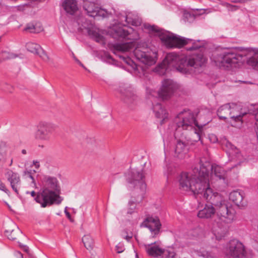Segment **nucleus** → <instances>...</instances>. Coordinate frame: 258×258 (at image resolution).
Listing matches in <instances>:
<instances>
[{
	"mask_svg": "<svg viewBox=\"0 0 258 258\" xmlns=\"http://www.w3.org/2000/svg\"><path fill=\"white\" fill-rule=\"evenodd\" d=\"M241 53H237L233 50H227L221 52H215L212 55V58L215 64L220 68L228 69L238 62L242 61L243 56L250 53L252 55L247 60V63L254 69L258 70V49L252 48H242Z\"/></svg>",
	"mask_w": 258,
	"mask_h": 258,
	"instance_id": "1",
	"label": "nucleus"
},
{
	"mask_svg": "<svg viewBox=\"0 0 258 258\" xmlns=\"http://www.w3.org/2000/svg\"><path fill=\"white\" fill-rule=\"evenodd\" d=\"M206 62V58L203 53L195 54L190 57L180 55L175 52L166 54L162 63L167 67H173L179 72L187 74L190 73L191 68L202 67Z\"/></svg>",
	"mask_w": 258,
	"mask_h": 258,
	"instance_id": "2",
	"label": "nucleus"
},
{
	"mask_svg": "<svg viewBox=\"0 0 258 258\" xmlns=\"http://www.w3.org/2000/svg\"><path fill=\"white\" fill-rule=\"evenodd\" d=\"M192 171L194 173V180L191 181L190 190L195 195H197L200 198H203L215 204V200L219 198V195L217 192H213V189L210 187L208 169L206 166H201L200 165L199 168L195 167Z\"/></svg>",
	"mask_w": 258,
	"mask_h": 258,
	"instance_id": "3",
	"label": "nucleus"
},
{
	"mask_svg": "<svg viewBox=\"0 0 258 258\" xmlns=\"http://www.w3.org/2000/svg\"><path fill=\"white\" fill-rule=\"evenodd\" d=\"M135 47L133 42L124 43H116L113 48L114 53L125 52L133 50L136 58L143 63L151 66L154 64L157 58V51L154 47L148 46L145 42L139 43Z\"/></svg>",
	"mask_w": 258,
	"mask_h": 258,
	"instance_id": "4",
	"label": "nucleus"
},
{
	"mask_svg": "<svg viewBox=\"0 0 258 258\" xmlns=\"http://www.w3.org/2000/svg\"><path fill=\"white\" fill-rule=\"evenodd\" d=\"M44 187L35 198V201L45 208L54 204L59 205L63 199L59 196L60 188L58 180L54 177L45 175L42 179Z\"/></svg>",
	"mask_w": 258,
	"mask_h": 258,
	"instance_id": "5",
	"label": "nucleus"
},
{
	"mask_svg": "<svg viewBox=\"0 0 258 258\" xmlns=\"http://www.w3.org/2000/svg\"><path fill=\"white\" fill-rule=\"evenodd\" d=\"M144 28L150 33H156L161 42L167 48H181L186 45L191 40L176 35L169 31L159 28L157 26L144 24Z\"/></svg>",
	"mask_w": 258,
	"mask_h": 258,
	"instance_id": "6",
	"label": "nucleus"
},
{
	"mask_svg": "<svg viewBox=\"0 0 258 258\" xmlns=\"http://www.w3.org/2000/svg\"><path fill=\"white\" fill-rule=\"evenodd\" d=\"M143 170H141L140 171L138 170L132 171L126 177V181L130 184L129 187L131 189L135 188L138 189L139 188L140 191L139 201L136 200V202L132 201H129L128 204L129 207L127 212L128 214H132L135 212L136 203H140L144 198L147 186Z\"/></svg>",
	"mask_w": 258,
	"mask_h": 258,
	"instance_id": "7",
	"label": "nucleus"
},
{
	"mask_svg": "<svg viewBox=\"0 0 258 258\" xmlns=\"http://www.w3.org/2000/svg\"><path fill=\"white\" fill-rule=\"evenodd\" d=\"M177 117L181 119L176 122V132L180 128L182 130L192 129L194 135L196 138L193 139L194 142H198L201 140L202 133V128L206 123L199 125L198 121L194 117L192 113L189 111H181L177 116Z\"/></svg>",
	"mask_w": 258,
	"mask_h": 258,
	"instance_id": "8",
	"label": "nucleus"
},
{
	"mask_svg": "<svg viewBox=\"0 0 258 258\" xmlns=\"http://www.w3.org/2000/svg\"><path fill=\"white\" fill-rule=\"evenodd\" d=\"M237 109L236 103H227L222 105L217 110V114L219 119L226 122L227 116H229L231 121L234 122H242V117L246 113L234 114V110Z\"/></svg>",
	"mask_w": 258,
	"mask_h": 258,
	"instance_id": "9",
	"label": "nucleus"
},
{
	"mask_svg": "<svg viewBox=\"0 0 258 258\" xmlns=\"http://www.w3.org/2000/svg\"><path fill=\"white\" fill-rule=\"evenodd\" d=\"M217 208V214L219 218L225 223H231L234 218L235 211L231 207H228L221 198L218 201L217 205L215 206Z\"/></svg>",
	"mask_w": 258,
	"mask_h": 258,
	"instance_id": "10",
	"label": "nucleus"
},
{
	"mask_svg": "<svg viewBox=\"0 0 258 258\" xmlns=\"http://www.w3.org/2000/svg\"><path fill=\"white\" fill-rule=\"evenodd\" d=\"M55 129V126L51 123L40 122L37 126L34 137L37 140L48 141Z\"/></svg>",
	"mask_w": 258,
	"mask_h": 258,
	"instance_id": "11",
	"label": "nucleus"
},
{
	"mask_svg": "<svg viewBox=\"0 0 258 258\" xmlns=\"http://www.w3.org/2000/svg\"><path fill=\"white\" fill-rule=\"evenodd\" d=\"M177 88L178 85L173 80L165 79L163 81L162 87L158 91V96L163 100H167Z\"/></svg>",
	"mask_w": 258,
	"mask_h": 258,
	"instance_id": "12",
	"label": "nucleus"
},
{
	"mask_svg": "<svg viewBox=\"0 0 258 258\" xmlns=\"http://www.w3.org/2000/svg\"><path fill=\"white\" fill-rule=\"evenodd\" d=\"M161 223L158 217H147L141 223V227L148 228L151 233L152 237H156L161 232Z\"/></svg>",
	"mask_w": 258,
	"mask_h": 258,
	"instance_id": "13",
	"label": "nucleus"
},
{
	"mask_svg": "<svg viewBox=\"0 0 258 258\" xmlns=\"http://www.w3.org/2000/svg\"><path fill=\"white\" fill-rule=\"evenodd\" d=\"M245 247L242 243L236 239L229 241L228 254L233 258H242L245 255Z\"/></svg>",
	"mask_w": 258,
	"mask_h": 258,
	"instance_id": "14",
	"label": "nucleus"
},
{
	"mask_svg": "<svg viewBox=\"0 0 258 258\" xmlns=\"http://www.w3.org/2000/svg\"><path fill=\"white\" fill-rule=\"evenodd\" d=\"M200 164L201 166H206V168L208 169V176L209 175V170H211L212 175H214L219 179L225 180L226 172L222 167L218 165H211L209 162L203 163L201 160L200 161Z\"/></svg>",
	"mask_w": 258,
	"mask_h": 258,
	"instance_id": "15",
	"label": "nucleus"
},
{
	"mask_svg": "<svg viewBox=\"0 0 258 258\" xmlns=\"http://www.w3.org/2000/svg\"><path fill=\"white\" fill-rule=\"evenodd\" d=\"M220 196L219 198L215 200L216 203L215 204H213L210 201L206 200L208 204H206L205 208L199 211L198 214V216L200 218H209L212 217L216 213V210L214 207V206L217 205L218 201L220 200Z\"/></svg>",
	"mask_w": 258,
	"mask_h": 258,
	"instance_id": "16",
	"label": "nucleus"
},
{
	"mask_svg": "<svg viewBox=\"0 0 258 258\" xmlns=\"http://www.w3.org/2000/svg\"><path fill=\"white\" fill-rule=\"evenodd\" d=\"M194 176V173L191 174L184 172L181 173L179 179L180 188L185 191L190 190L191 181H193Z\"/></svg>",
	"mask_w": 258,
	"mask_h": 258,
	"instance_id": "17",
	"label": "nucleus"
},
{
	"mask_svg": "<svg viewBox=\"0 0 258 258\" xmlns=\"http://www.w3.org/2000/svg\"><path fill=\"white\" fill-rule=\"evenodd\" d=\"M244 195L242 190H234L230 194L229 200L239 208H242L246 205V202L244 200Z\"/></svg>",
	"mask_w": 258,
	"mask_h": 258,
	"instance_id": "18",
	"label": "nucleus"
},
{
	"mask_svg": "<svg viewBox=\"0 0 258 258\" xmlns=\"http://www.w3.org/2000/svg\"><path fill=\"white\" fill-rule=\"evenodd\" d=\"M5 233L8 238L12 240H16L20 236L25 238V236L23 234L21 230L13 222H12L10 226L5 230Z\"/></svg>",
	"mask_w": 258,
	"mask_h": 258,
	"instance_id": "19",
	"label": "nucleus"
},
{
	"mask_svg": "<svg viewBox=\"0 0 258 258\" xmlns=\"http://www.w3.org/2000/svg\"><path fill=\"white\" fill-rule=\"evenodd\" d=\"M120 93L121 99L128 105L134 104L138 99V97L134 93L133 89L131 87L120 89Z\"/></svg>",
	"mask_w": 258,
	"mask_h": 258,
	"instance_id": "20",
	"label": "nucleus"
},
{
	"mask_svg": "<svg viewBox=\"0 0 258 258\" xmlns=\"http://www.w3.org/2000/svg\"><path fill=\"white\" fill-rule=\"evenodd\" d=\"M6 175L8 181L10 182L12 189L16 194H18L17 185L20 184L21 182L19 174L11 170H8L6 173Z\"/></svg>",
	"mask_w": 258,
	"mask_h": 258,
	"instance_id": "21",
	"label": "nucleus"
},
{
	"mask_svg": "<svg viewBox=\"0 0 258 258\" xmlns=\"http://www.w3.org/2000/svg\"><path fill=\"white\" fill-rule=\"evenodd\" d=\"M153 110L157 118H162L160 124H163L168 117L167 111L162 107L160 103L154 104L153 105Z\"/></svg>",
	"mask_w": 258,
	"mask_h": 258,
	"instance_id": "22",
	"label": "nucleus"
},
{
	"mask_svg": "<svg viewBox=\"0 0 258 258\" xmlns=\"http://www.w3.org/2000/svg\"><path fill=\"white\" fill-rule=\"evenodd\" d=\"M62 7L67 14L73 15L78 10V2L76 0H64Z\"/></svg>",
	"mask_w": 258,
	"mask_h": 258,
	"instance_id": "23",
	"label": "nucleus"
},
{
	"mask_svg": "<svg viewBox=\"0 0 258 258\" xmlns=\"http://www.w3.org/2000/svg\"><path fill=\"white\" fill-rule=\"evenodd\" d=\"M111 36L114 39L125 38L129 32L125 29L118 26H114L109 31Z\"/></svg>",
	"mask_w": 258,
	"mask_h": 258,
	"instance_id": "24",
	"label": "nucleus"
},
{
	"mask_svg": "<svg viewBox=\"0 0 258 258\" xmlns=\"http://www.w3.org/2000/svg\"><path fill=\"white\" fill-rule=\"evenodd\" d=\"M188 145L189 143L187 140L184 141L182 139L177 140L175 148V154L179 157L188 150Z\"/></svg>",
	"mask_w": 258,
	"mask_h": 258,
	"instance_id": "25",
	"label": "nucleus"
},
{
	"mask_svg": "<svg viewBox=\"0 0 258 258\" xmlns=\"http://www.w3.org/2000/svg\"><path fill=\"white\" fill-rule=\"evenodd\" d=\"M153 244H155V242L150 244L145 245L146 251L149 255L157 257L164 253V249L160 248L158 246H151Z\"/></svg>",
	"mask_w": 258,
	"mask_h": 258,
	"instance_id": "26",
	"label": "nucleus"
},
{
	"mask_svg": "<svg viewBox=\"0 0 258 258\" xmlns=\"http://www.w3.org/2000/svg\"><path fill=\"white\" fill-rule=\"evenodd\" d=\"M6 144L4 142L0 143V169L6 166L7 155L6 150Z\"/></svg>",
	"mask_w": 258,
	"mask_h": 258,
	"instance_id": "27",
	"label": "nucleus"
},
{
	"mask_svg": "<svg viewBox=\"0 0 258 258\" xmlns=\"http://www.w3.org/2000/svg\"><path fill=\"white\" fill-rule=\"evenodd\" d=\"M98 8V7L92 2H86L83 5V8L87 12L88 15L92 17H94V14Z\"/></svg>",
	"mask_w": 258,
	"mask_h": 258,
	"instance_id": "28",
	"label": "nucleus"
},
{
	"mask_svg": "<svg viewBox=\"0 0 258 258\" xmlns=\"http://www.w3.org/2000/svg\"><path fill=\"white\" fill-rule=\"evenodd\" d=\"M24 30L28 31L30 33H38L43 30V27L40 23H36L35 25L29 24L26 26Z\"/></svg>",
	"mask_w": 258,
	"mask_h": 258,
	"instance_id": "29",
	"label": "nucleus"
},
{
	"mask_svg": "<svg viewBox=\"0 0 258 258\" xmlns=\"http://www.w3.org/2000/svg\"><path fill=\"white\" fill-rule=\"evenodd\" d=\"M84 246L89 250L93 249L94 245V240L90 235H85L82 237Z\"/></svg>",
	"mask_w": 258,
	"mask_h": 258,
	"instance_id": "30",
	"label": "nucleus"
},
{
	"mask_svg": "<svg viewBox=\"0 0 258 258\" xmlns=\"http://www.w3.org/2000/svg\"><path fill=\"white\" fill-rule=\"evenodd\" d=\"M89 35L97 42L104 41V37L98 33L96 30L89 29L88 30Z\"/></svg>",
	"mask_w": 258,
	"mask_h": 258,
	"instance_id": "31",
	"label": "nucleus"
},
{
	"mask_svg": "<svg viewBox=\"0 0 258 258\" xmlns=\"http://www.w3.org/2000/svg\"><path fill=\"white\" fill-rule=\"evenodd\" d=\"M26 47L28 51L34 54H39L40 50H41V47L39 45L32 42L27 43Z\"/></svg>",
	"mask_w": 258,
	"mask_h": 258,
	"instance_id": "32",
	"label": "nucleus"
},
{
	"mask_svg": "<svg viewBox=\"0 0 258 258\" xmlns=\"http://www.w3.org/2000/svg\"><path fill=\"white\" fill-rule=\"evenodd\" d=\"M204 46V42L201 41L200 40H197L192 43V46L190 47H187L186 50L187 51H192L198 50Z\"/></svg>",
	"mask_w": 258,
	"mask_h": 258,
	"instance_id": "33",
	"label": "nucleus"
},
{
	"mask_svg": "<svg viewBox=\"0 0 258 258\" xmlns=\"http://www.w3.org/2000/svg\"><path fill=\"white\" fill-rule=\"evenodd\" d=\"M220 5L227 8L228 11L235 12L240 8V6L233 5L227 2H221Z\"/></svg>",
	"mask_w": 258,
	"mask_h": 258,
	"instance_id": "34",
	"label": "nucleus"
},
{
	"mask_svg": "<svg viewBox=\"0 0 258 258\" xmlns=\"http://www.w3.org/2000/svg\"><path fill=\"white\" fill-rule=\"evenodd\" d=\"M196 14L190 12H185L183 14L184 21L189 23L192 22L196 19Z\"/></svg>",
	"mask_w": 258,
	"mask_h": 258,
	"instance_id": "35",
	"label": "nucleus"
},
{
	"mask_svg": "<svg viewBox=\"0 0 258 258\" xmlns=\"http://www.w3.org/2000/svg\"><path fill=\"white\" fill-rule=\"evenodd\" d=\"M123 18L127 24H131L133 26H138L140 24V22L138 20L133 19L129 15L123 16Z\"/></svg>",
	"mask_w": 258,
	"mask_h": 258,
	"instance_id": "36",
	"label": "nucleus"
},
{
	"mask_svg": "<svg viewBox=\"0 0 258 258\" xmlns=\"http://www.w3.org/2000/svg\"><path fill=\"white\" fill-rule=\"evenodd\" d=\"M97 17H101L102 18H105L107 17V12L104 10L101 9L100 8L98 7L96 10V12L94 14V18Z\"/></svg>",
	"mask_w": 258,
	"mask_h": 258,
	"instance_id": "37",
	"label": "nucleus"
},
{
	"mask_svg": "<svg viewBox=\"0 0 258 258\" xmlns=\"http://www.w3.org/2000/svg\"><path fill=\"white\" fill-rule=\"evenodd\" d=\"M2 57L4 59H9L16 57L17 55L13 53L5 51L2 52Z\"/></svg>",
	"mask_w": 258,
	"mask_h": 258,
	"instance_id": "38",
	"label": "nucleus"
},
{
	"mask_svg": "<svg viewBox=\"0 0 258 258\" xmlns=\"http://www.w3.org/2000/svg\"><path fill=\"white\" fill-rule=\"evenodd\" d=\"M40 57L45 61H48L49 60V57L47 54L46 52L41 48V50H40L39 53L38 54Z\"/></svg>",
	"mask_w": 258,
	"mask_h": 258,
	"instance_id": "39",
	"label": "nucleus"
},
{
	"mask_svg": "<svg viewBox=\"0 0 258 258\" xmlns=\"http://www.w3.org/2000/svg\"><path fill=\"white\" fill-rule=\"evenodd\" d=\"M202 255L206 258H217L216 255L214 253L210 251H204Z\"/></svg>",
	"mask_w": 258,
	"mask_h": 258,
	"instance_id": "40",
	"label": "nucleus"
},
{
	"mask_svg": "<svg viewBox=\"0 0 258 258\" xmlns=\"http://www.w3.org/2000/svg\"><path fill=\"white\" fill-rule=\"evenodd\" d=\"M119 57L121 58L129 66H132L134 63V61L128 57H125L123 55H119Z\"/></svg>",
	"mask_w": 258,
	"mask_h": 258,
	"instance_id": "41",
	"label": "nucleus"
},
{
	"mask_svg": "<svg viewBox=\"0 0 258 258\" xmlns=\"http://www.w3.org/2000/svg\"><path fill=\"white\" fill-rule=\"evenodd\" d=\"M132 233L131 234V235H127V230H124L122 232V236L124 238L126 239L127 241H129L133 237Z\"/></svg>",
	"mask_w": 258,
	"mask_h": 258,
	"instance_id": "42",
	"label": "nucleus"
},
{
	"mask_svg": "<svg viewBox=\"0 0 258 258\" xmlns=\"http://www.w3.org/2000/svg\"><path fill=\"white\" fill-rule=\"evenodd\" d=\"M116 251L117 253H119L124 250V248L122 244L119 243L115 246Z\"/></svg>",
	"mask_w": 258,
	"mask_h": 258,
	"instance_id": "43",
	"label": "nucleus"
},
{
	"mask_svg": "<svg viewBox=\"0 0 258 258\" xmlns=\"http://www.w3.org/2000/svg\"><path fill=\"white\" fill-rule=\"evenodd\" d=\"M0 190L5 191L7 194L9 193V190L6 187L5 185L3 183L0 179Z\"/></svg>",
	"mask_w": 258,
	"mask_h": 258,
	"instance_id": "44",
	"label": "nucleus"
},
{
	"mask_svg": "<svg viewBox=\"0 0 258 258\" xmlns=\"http://www.w3.org/2000/svg\"><path fill=\"white\" fill-rule=\"evenodd\" d=\"M18 243H19V246L21 248L22 250H23L25 252H26L27 253H29V248L27 246L22 244L19 241H18Z\"/></svg>",
	"mask_w": 258,
	"mask_h": 258,
	"instance_id": "45",
	"label": "nucleus"
},
{
	"mask_svg": "<svg viewBox=\"0 0 258 258\" xmlns=\"http://www.w3.org/2000/svg\"><path fill=\"white\" fill-rule=\"evenodd\" d=\"M24 175H28V176L32 180V182L33 183L35 182L34 178L33 176L32 175V173H31V171H25L24 172Z\"/></svg>",
	"mask_w": 258,
	"mask_h": 258,
	"instance_id": "46",
	"label": "nucleus"
},
{
	"mask_svg": "<svg viewBox=\"0 0 258 258\" xmlns=\"http://www.w3.org/2000/svg\"><path fill=\"white\" fill-rule=\"evenodd\" d=\"M73 58L76 61V62H77L80 66H81L83 68L86 69L84 64L76 57V56H75L74 53H73Z\"/></svg>",
	"mask_w": 258,
	"mask_h": 258,
	"instance_id": "47",
	"label": "nucleus"
},
{
	"mask_svg": "<svg viewBox=\"0 0 258 258\" xmlns=\"http://www.w3.org/2000/svg\"><path fill=\"white\" fill-rule=\"evenodd\" d=\"M106 60L109 63H113V62L114 61V59L109 54H107L106 55Z\"/></svg>",
	"mask_w": 258,
	"mask_h": 258,
	"instance_id": "48",
	"label": "nucleus"
},
{
	"mask_svg": "<svg viewBox=\"0 0 258 258\" xmlns=\"http://www.w3.org/2000/svg\"><path fill=\"white\" fill-rule=\"evenodd\" d=\"M64 213L66 214V215L68 219L71 220V214L67 211V207H66V208H65Z\"/></svg>",
	"mask_w": 258,
	"mask_h": 258,
	"instance_id": "49",
	"label": "nucleus"
},
{
	"mask_svg": "<svg viewBox=\"0 0 258 258\" xmlns=\"http://www.w3.org/2000/svg\"><path fill=\"white\" fill-rule=\"evenodd\" d=\"M26 194H30L31 196L32 197H34V198H35V197L37 196L38 195V193H36L34 191H32L31 192H29V191H27L26 192ZM35 200V199H34Z\"/></svg>",
	"mask_w": 258,
	"mask_h": 258,
	"instance_id": "50",
	"label": "nucleus"
},
{
	"mask_svg": "<svg viewBox=\"0 0 258 258\" xmlns=\"http://www.w3.org/2000/svg\"><path fill=\"white\" fill-rule=\"evenodd\" d=\"M226 146H227V147H230L232 150L236 149V150H237L236 148L234 146L232 145L229 142H227V143Z\"/></svg>",
	"mask_w": 258,
	"mask_h": 258,
	"instance_id": "51",
	"label": "nucleus"
},
{
	"mask_svg": "<svg viewBox=\"0 0 258 258\" xmlns=\"http://www.w3.org/2000/svg\"><path fill=\"white\" fill-rule=\"evenodd\" d=\"M165 258H175L174 253L173 252H169L168 256H166Z\"/></svg>",
	"mask_w": 258,
	"mask_h": 258,
	"instance_id": "52",
	"label": "nucleus"
},
{
	"mask_svg": "<svg viewBox=\"0 0 258 258\" xmlns=\"http://www.w3.org/2000/svg\"><path fill=\"white\" fill-rule=\"evenodd\" d=\"M239 4H244L251 1V0H239Z\"/></svg>",
	"mask_w": 258,
	"mask_h": 258,
	"instance_id": "53",
	"label": "nucleus"
},
{
	"mask_svg": "<svg viewBox=\"0 0 258 258\" xmlns=\"http://www.w3.org/2000/svg\"><path fill=\"white\" fill-rule=\"evenodd\" d=\"M33 164H34V165L35 166L36 168H38L39 167V162L38 161H33Z\"/></svg>",
	"mask_w": 258,
	"mask_h": 258,
	"instance_id": "54",
	"label": "nucleus"
},
{
	"mask_svg": "<svg viewBox=\"0 0 258 258\" xmlns=\"http://www.w3.org/2000/svg\"><path fill=\"white\" fill-rule=\"evenodd\" d=\"M239 107L237 106V109L236 110H235L234 111V114H237V113H241V112H239Z\"/></svg>",
	"mask_w": 258,
	"mask_h": 258,
	"instance_id": "55",
	"label": "nucleus"
},
{
	"mask_svg": "<svg viewBox=\"0 0 258 258\" xmlns=\"http://www.w3.org/2000/svg\"><path fill=\"white\" fill-rule=\"evenodd\" d=\"M239 0H231V2L234 4H237L239 3Z\"/></svg>",
	"mask_w": 258,
	"mask_h": 258,
	"instance_id": "56",
	"label": "nucleus"
},
{
	"mask_svg": "<svg viewBox=\"0 0 258 258\" xmlns=\"http://www.w3.org/2000/svg\"><path fill=\"white\" fill-rule=\"evenodd\" d=\"M22 153L23 154H26V153H27L26 150L25 149H23L22 150Z\"/></svg>",
	"mask_w": 258,
	"mask_h": 258,
	"instance_id": "57",
	"label": "nucleus"
},
{
	"mask_svg": "<svg viewBox=\"0 0 258 258\" xmlns=\"http://www.w3.org/2000/svg\"><path fill=\"white\" fill-rule=\"evenodd\" d=\"M12 163H13V159H11V162H10V163L9 164V166H11L12 164Z\"/></svg>",
	"mask_w": 258,
	"mask_h": 258,
	"instance_id": "58",
	"label": "nucleus"
},
{
	"mask_svg": "<svg viewBox=\"0 0 258 258\" xmlns=\"http://www.w3.org/2000/svg\"><path fill=\"white\" fill-rule=\"evenodd\" d=\"M19 254H20L21 255V258H24L23 257V254L21 253V252H19Z\"/></svg>",
	"mask_w": 258,
	"mask_h": 258,
	"instance_id": "59",
	"label": "nucleus"
},
{
	"mask_svg": "<svg viewBox=\"0 0 258 258\" xmlns=\"http://www.w3.org/2000/svg\"><path fill=\"white\" fill-rule=\"evenodd\" d=\"M6 205L9 207H10V206H9V204H8L7 202H6Z\"/></svg>",
	"mask_w": 258,
	"mask_h": 258,
	"instance_id": "60",
	"label": "nucleus"
},
{
	"mask_svg": "<svg viewBox=\"0 0 258 258\" xmlns=\"http://www.w3.org/2000/svg\"><path fill=\"white\" fill-rule=\"evenodd\" d=\"M136 258H139L138 255V254H136Z\"/></svg>",
	"mask_w": 258,
	"mask_h": 258,
	"instance_id": "61",
	"label": "nucleus"
},
{
	"mask_svg": "<svg viewBox=\"0 0 258 258\" xmlns=\"http://www.w3.org/2000/svg\"><path fill=\"white\" fill-rule=\"evenodd\" d=\"M237 165H235L234 166H233L232 168H234V167H236Z\"/></svg>",
	"mask_w": 258,
	"mask_h": 258,
	"instance_id": "62",
	"label": "nucleus"
},
{
	"mask_svg": "<svg viewBox=\"0 0 258 258\" xmlns=\"http://www.w3.org/2000/svg\"><path fill=\"white\" fill-rule=\"evenodd\" d=\"M241 162H239V163L237 165H240Z\"/></svg>",
	"mask_w": 258,
	"mask_h": 258,
	"instance_id": "63",
	"label": "nucleus"
},
{
	"mask_svg": "<svg viewBox=\"0 0 258 258\" xmlns=\"http://www.w3.org/2000/svg\"><path fill=\"white\" fill-rule=\"evenodd\" d=\"M232 126H235V124H232Z\"/></svg>",
	"mask_w": 258,
	"mask_h": 258,
	"instance_id": "64",
	"label": "nucleus"
}]
</instances>
